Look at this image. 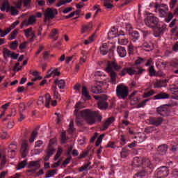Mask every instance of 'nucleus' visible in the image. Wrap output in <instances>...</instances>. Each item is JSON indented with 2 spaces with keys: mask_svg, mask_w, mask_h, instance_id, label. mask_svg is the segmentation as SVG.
Masks as SVG:
<instances>
[{
  "mask_svg": "<svg viewBox=\"0 0 178 178\" xmlns=\"http://www.w3.org/2000/svg\"><path fill=\"white\" fill-rule=\"evenodd\" d=\"M76 116L75 122L77 126L81 127L84 124L85 119L86 123L89 125L95 124V122H101L102 120V116L98 111H94L90 108H87L79 112L78 114H74Z\"/></svg>",
  "mask_w": 178,
  "mask_h": 178,
  "instance_id": "1",
  "label": "nucleus"
},
{
  "mask_svg": "<svg viewBox=\"0 0 178 178\" xmlns=\"http://www.w3.org/2000/svg\"><path fill=\"white\" fill-rule=\"evenodd\" d=\"M113 69H115V70H120L122 69V66L118 65V63L116 61H111V62H108L107 63V67L106 68V72L108 73L111 83H115L116 81V72L113 71Z\"/></svg>",
  "mask_w": 178,
  "mask_h": 178,
  "instance_id": "2",
  "label": "nucleus"
},
{
  "mask_svg": "<svg viewBox=\"0 0 178 178\" xmlns=\"http://www.w3.org/2000/svg\"><path fill=\"white\" fill-rule=\"evenodd\" d=\"M144 72H145V70L143 69L141 67H136L135 66H134L132 67H125L122 69L120 74V76L123 77V76H126V74H129V76H133L134 74L140 75L142 73H144Z\"/></svg>",
  "mask_w": 178,
  "mask_h": 178,
  "instance_id": "3",
  "label": "nucleus"
},
{
  "mask_svg": "<svg viewBox=\"0 0 178 178\" xmlns=\"http://www.w3.org/2000/svg\"><path fill=\"white\" fill-rule=\"evenodd\" d=\"M115 92L119 99H126L129 97V88L120 83L117 86Z\"/></svg>",
  "mask_w": 178,
  "mask_h": 178,
  "instance_id": "4",
  "label": "nucleus"
},
{
  "mask_svg": "<svg viewBox=\"0 0 178 178\" xmlns=\"http://www.w3.org/2000/svg\"><path fill=\"white\" fill-rule=\"evenodd\" d=\"M145 25L150 29H154L159 23V19L154 15L151 14L148 15L145 19Z\"/></svg>",
  "mask_w": 178,
  "mask_h": 178,
  "instance_id": "5",
  "label": "nucleus"
},
{
  "mask_svg": "<svg viewBox=\"0 0 178 178\" xmlns=\"http://www.w3.org/2000/svg\"><path fill=\"white\" fill-rule=\"evenodd\" d=\"M170 108H172L171 104H165L156 108L157 115L160 116H169L170 114Z\"/></svg>",
  "mask_w": 178,
  "mask_h": 178,
  "instance_id": "6",
  "label": "nucleus"
},
{
  "mask_svg": "<svg viewBox=\"0 0 178 178\" xmlns=\"http://www.w3.org/2000/svg\"><path fill=\"white\" fill-rule=\"evenodd\" d=\"M169 175V169L166 166H163L158 168L156 171V177L165 178L168 177Z\"/></svg>",
  "mask_w": 178,
  "mask_h": 178,
  "instance_id": "7",
  "label": "nucleus"
},
{
  "mask_svg": "<svg viewBox=\"0 0 178 178\" xmlns=\"http://www.w3.org/2000/svg\"><path fill=\"white\" fill-rule=\"evenodd\" d=\"M107 100L108 97L106 96V95H103L101 96V98L97 103L99 109L105 110L108 108L109 104H108V102H106Z\"/></svg>",
  "mask_w": 178,
  "mask_h": 178,
  "instance_id": "8",
  "label": "nucleus"
},
{
  "mask_svg": "<svg viewBox=\"0 0 178 178\" xmlns=\"http://www.w3.org/2000/svg\"><path fill=\"white\" fill-rule=\"evenodd\" d=\"M167 27H168V25H166L165 24H163L161 26V27H159V26L155 27L153 31V35L154 37H161V35H162L163 33H165V31L168 30Z\"/></svg>",
  "mask_w": 178,
  "mask_h": 178,
  "instance_id": "9",
  "label": "nucleus"
},
{
  "mask_svg": "<svg viewBox=\"0 0 178 178\" xmlns=\"http://www.w3.org/2000/svg\"><path fill=\"white\" fill-rule=\"evenodd\" d=\"M55 152H56V149H55L54 147L47 146V148L45 151L46 154L44 156V162H48V161H49V158H51L54 154H55Z\"/></svg>",
  "mask_w": 178,
  "mask_h": 178,
  "instance_id": "10",
  "label": "nucleus"
},
{
  "mask_svg": "<svg viewBox=\"0 0 178 178\" xmlns=\"http://www.w3.org/2000/svg\"><path fill=\"white\" fill-rule=\"evenodd\" d=\"M58 15V10L51 9V8H48L44 13V22L47 19H54L55 15Z\"/></svg>",
  "mask_w": 178,
  "mask_h": 178,
  "instance_id": "11",
  "label": "nucleus"
},
{
  "mask_svg": "<svg viewBox=\"0 0 178 178\" xmlns=\"http://www.w3.org/2000/svg\"><path fill=\"white\" fill-rule=\"evenodd\" d=\"M147 122H149V124H152L153 126H160V124H162V122H163V118L161 117H150Z\"/></svg>",
  "mask_w": 178,
  "mask_h": 178,
  "instance_id": "12",
  "label": "nucleus"
},
{
  "mask_svg": "<svg viewBox=\"0 0 178 178\" xmlns=\"http://www.w3.org/2000/svg\"><path fill=\"white\" fill-rule=\"evenodd\" d=\"M37 22L35 15H31L28 19H25L22 22V26L24 27H29V26H33Z\"/></svg>",
  "mask_w": 178,
  "mask_h": 178,
  "instance_id": "13",
  "label": "nucleus"
},
{
  "mask_svg": "<svg viewBox=\"0 0 178 178\" xmlns=\"http://www.w3.org/2000/svg\"><path fill=\"white\" fill-rule=\"evenodd\" d=\"M29 154V144L27 140H23L21 145V155L22 158H26Z\"/></svg>",
  "mask_w": 178,
  "mask_h": 178,
  "instance_id": "14",
  "label": "nucleus"
},
{
  "mask_svg": "<svg viewBox=\"0 0 178 178\" xmlns=\"http://www.w3.org/2000/svg\"><path fill=\"white\" fill-rule=\"evenodd\" d=\"M40 161H30L28 164V168L31 169V168H35L34 170H28V173H35V170L37 169L40 168Z\"/></svg>",
  "mask_w": 178,
  "mask_h": 178,
  "instance_id": "15",
  "label": "nucleus"
},
{
  "mask_svg": "<svg viewBox=\"0 0 178 178\" xmlns=\"http://www.w3.org/2000/svg\"><path fill=\"white\" fill-rule=\"evenodd\" d=\"M143 161H144V157H138V156L134 157L132 166H134V168H140V166H143Z\"/></svg>",
  "mask_w": 178,
  "mask_h": 178,
  "instance_id": "16",
  "label": "nucleus"
},
{
  "mask_svg": "<svg viewBox=\"0 0 178 178\" xmlns=\"http://www.w3.org/2000/svg\"><path fill=\"white\" fill-rule=\"evenodd\" d=\"M168 149L169 146L168 145L163 144L157 147V152L159 155H166V152H168Z\"/></svg>",
  "mask_w": 178,
  "mask_h": 178,
  "instance_id": "17",
  "label": "nucleus"
},
{
  "mask_svg": "<svg viewBox=\"0 0 178 178\" xmlns=\"http://www.w3.org/2000/svg\"><path fill=\"white\" fill-rule=\"evenodd\" d=\"M117 52L119 56H120V58H124V56L127 55V52L126 51V48L122 46H118L117 47Z\"/></svg>",
  "mask_w": 178,
  "mask_h": 178,
  "instance_id": "18",
  "label": "nucleus"
},
{
  "mask_svg": "<svg viewBox=\"0 0 178 178\" xmlns=\"http://www.w3.org/2000/svg\"><path fill=\"white\" fill-rule=\"evenodd\" d=\"M113 122H115V117H111L108 118L103 124L104 130H106V129H108V127H109V126H111V124H112Z\"/></svg>",
  "mask_w": 178,
  "mask_h": 178,
  "instance_id": "19",
  "label": "nucleus"
},
{
  "mask_svg": "<svg viewBox=\"0 0 178 178\" xmlns=\"http://www.w3.org/2000/svg\"><path fill=\"white\" fill-rule=\"evenodd\" d=\"M154 99H168L169 95L166 92H161L154 96Z\"/></svg>",
  "mask_w": 178,
  "mask_h": 178,
  "instance_id": "20",
  "label": "nucleus"
},
{
  "mask_svg": "<svg viewBox=\"0 0 178 178\" xmlns=\"http://www.w3.org/2000/svg\"><path fill=\"white\" fill-rule=\"evenodd\" d=\"M54 84H56V86H58V88H60V90H63V88H65L66 83H65V80L63 79H56L54 81Z\"/></svg>",
  "mask_w": 178,
  "mask_h": 178,
  "instance_id": "21",
  "label": "nucleus"
},
{
  "mask_svg": "<svg viewBox=\"0 0 178 178\" xmlns=\"http://www.w3.org/2000/svg\"><path fill=\"white\" fill-rule=\"evenodd\" d=\"M166 80H158L154 83L155 88H162V87H166Z\"/></svg>",
  "mask_w": 178,
  "mask_h": 178,
  "instance_id": "22",
  "label": "nucleus"
},
{
  "mask_svg": "<svg viewBox=\"0 0 178 178\" xmlns=\"http://www.w3.org/2000/svg\"><path fill=\"white\" fill-rule=\"evenodd\" d=\"M147 170L143 169L139 170L136 174L134 175L133 178H144L147 176Z\"/></svg>",
  "mask_w": 178,
  "mask_h": 178,
  "instance_id": "23",
  "label": "nucleus"
},
{
  "mask_svg": "<svg viewBox=\"0 0 178 178\" xmlns=\"http://www.w3.org/2000/svg\"><path fill=\"white\" fill-rule=\"evenodd\" d=\"M91 165V162L88 161L86 164H84L81 168H79V172H87V170H90L92 169V167H90Z\"/></svg>",
  "mask_w": 178,
  "mask_h": 178,
  "instance_id": "24",
  "label": "nucleus"
},
{
  "mask_svg": "<svg viewBox=\"0 0 178 178\" xmlns=\"http://www.w3.org/2000/svg\"><path fill=\"white\" fill-rule=\"evenodd\" d=\"M0 9L1 12H4V10L9 12V10H10V6H9V1H3Z\"/></svg>",
  "mask_w": 178,
  "mask_h": 178,
  "instance_id": "25",
  "label": "nucleus"
},
{
  "mask_svg": "<svg viewBox=\"0 0 178 178\" xmlns=\"http://www.w3.org/2000/svg\"><path fill=\"white\" fill-rule=\"evenodd\" d=\"M143 165L145 168H149V169H152V164L151 163V161L148 158L143 157Z\"/></svg>",
  "mask_w": 178,
  "mask_h": 178,
  "instance_id": "26",
  "label": "nucleus"
},
{
  "mask_svg": "<svg viewBox=\"0 0 178 178\" xmlns=\"http://www.w3.org/2000/svg\"><path fill=\"white\" fill-rule=\"evenodd\" d=\"M82 108H84V104H83L81 102H78L75 105V110L74 111V115L79 114V111H80V109H82Z\"/></svg>",
  "mask_w": 178,
  "mask_h": 178,
  "instance_id": "27",
  "label": "nucleus"
},
{
  "mask_svg": "<svg viewBox=\"0 0 178 178\" xmlns=\"http://www.w3.org/2000/svg\"><path fill=\"white\" fill-rule=\"evenodd\" d=\"M108 51H109L108 49V44H106V43H103L100 47V54L102 55H106V54H108Z\"/></svg>",
  "mask_w": 178,
  "mask_h": 178,
  "instance_id": "28",
  "label": "nucleus"
},
{
  "mask_svg": "<svg viewBox=\"0 0 178 178\" xmlns=\"http://www.w3.org/2000/svg\"><path fill=\"white\" fill-rule=\"evenodd\" d=\"M51 90L53 91L54 98H55V99H60V95L57 91L58 88L56 86H53Z\"/></svg>",
  "mask_w": 178,
  "mask_h": 178,
  "instance_id": "29",
  "label": "nucleus"
},
{
  "mask_svg": "<svg viewBox=\"0 0 178 178\" xmlns=\"http://www.w3.org/2000/svg\"><path fill=\"white\" fill-rule=\"evenodd\" d=\"M48 73L49 74L47 75V78L51 77V76H52V77H55V76H60V72L58 71L57 68L54 69L52 72H49Z\"/></svg>",
  "mask_w": 178,
  "mask_h": 178,
  "instance_id": "30",
  "label": "nucleus"
},
{
  "mask_svg": "<svg viewBox=\"0 0 178 178\" xmlns=\"http://www.w3.org/2000/svg\"><path fill=\"white\" fill-rule=\"evenodd\" d=\"M90 91L92 92V94H101V92H102L101 86H92Z\"/></svg>",
  "mask_w": 178,
  "mask_h": 178,
  "instance_id": "31",
  "label": "nucleus"
},
{
  "mask_svg": "<svg viewBox=\"0 0 178 178\" xmlns=\"http://www.w3.org/2000/svg\"><path fill=\"white\" fill-rule=\"evenodd\" d=\"M169 91L170 94H174L175 95H177L178 94V87L175 85H170L169 88Z\"/></svg>",
  "mask_w": 178,
  "mask_h": 178,
  "instance_id": "32",
  "label": "nucleus"
},
{
  "mask_svg": "<svg viewBox=\"0 0 178 178\" xmlns=\"http://www.w3.org/2000/svg\"><path fill=\"white\" fill-rule=\"evenodd\" d=\"M82 95L87 98V99H91V96L88 94V90H87V87L82 86Z\"/></svg>",
  "mask_w": 178,
  "mask_h": 178,
  "instance_id": "33",
  "label": "nucleus"
},
{
  "mask_svg": "<svg viewBox=\"0 0 178 178\" xmlns=\"http://www.w3.org/2000/svg\"><path fill=\"white\" fill-rule=\"evenodd\" d=\"M51 95L49 93H47L45 95V104L44 106L46 108H49V105H51Z\"/></svg>",
  "mask_w": 178,
  "mask_h": 178,
  "instance_id": "34",
  "label": "nucleus"
},
{
  "mask_svg": "<svg viewBox=\"0 0 178 178\" xmlns=\"http://www.w3.org/2000/svg\"><path fill=\"white\" fill-rule=\"evenodd\" d=\"M159 13L160 17H166L169 13V10H165L163 8H159Z\"/></svg>",
  "mask_w": 178,
  "mask_h": 178,
  "instance_id": "35",
  "label": "nucleus"
},
{
  "mask_svg": "<svg viewBox=\"0 0 178 178\" xmlns=\"http://www.w3.org/2000/svg\"><path fill=\"white\" fill-rule=\"evenodd\" d=\"M68 133L70 134H73L74 133V122L72 120L70 121L68 127Z\"/></svg>",
  "mask_w": 178,
  "mask_h": 178,
  "instance_id": "36",
  "label": "nucleus"
},
{
  "mask_svg": "<svg viewBox=\"0 0 178 178\" xmlns=\"http://www.w3.org/2000/svg\"><path fill=\"white\" fill-rule=\"evenodd\" d=\"M17 47H19V42L17 40L12 42L9 45V48L13 51H16V49H17Z\"/></svg>",
  "mask_w": 178,
  "mask_h": 178,
  "instance_id": "37",
  "label": "nucleus"
},
{
  "mask_svg": "<svg viewBox=\"0 0 178 178\" xmlns=\"http://www.w3.org/2000/svg\"><path fill=\"white\" fill-rule=\"evenodd\" d=\"M56 175V170H49L45 174L44 178L54 177Z\"/></svg>",
  "mask_w": 178,
  "mask_h": 178,
  "instance_id": "38",
  "label": "nucleus"
},
{
  "mask_svg": "<svg viewBox=\"0 0 178 178\" xmlns=\"http://www.w3.org/2000/svg\"><path fill=\"white\" fill-rule=\"evenodd\" d=\"M26 165H27V159L22 161L18 164V165L17 166V170H20V169L26 168Z\"/></svg>",
  "mask_w": 178,
  "mask_h": 178,
  "instance_id": "39",
  "label": "nucleus"
},
{
  "mask_svg": "<svg viewBox=\"0 0 178 178\" xmlns=\"http://www.w3.org/2000/svg\"><path fill=\"white\" fill-rule=\"evenodd\" d=\"M38 136V132L37 130H34L31 136V138H29V143H34V140H35V137Z\"/></svg>",
  "mask_w": 178,
  "mask_h": 178,
  "instance_id": "40",
  "label": "nucleus"
},
{
  "mask_svg": "<svg viewBox=\"0 0 178 178\" xmlns=\"http://www.w3.org/2000/svg\"><path fill=\"white\" fill-rule=\"evenodd\" d=\"M156 130V128L155 127H147L145 129V133L147 134H151V133H153V131H155Z\"/></svg>",
  "mask_w": 178,
  "mask_h": 178,
  "instance_id": "41",
  "label": "nucleus"
},
{
  "mask_svg": "<svg viewBox=\"0 0 178 178\" xmlns=\"http://www.w3.org/2000/svg\"><path fill=\"white\" fill-rule=\"evenodd\" d=\"M149 101V99H146L143 101H142L140 103H138L137 104V106H136V108H144L145 106V105H147V102H148Z\"/></svg>",
  "mask_w": 178,
  "mask_h": 178,
  "instance_id": "42",
  "label": "nucleus"
},
{
  "mask_svg": "<svg viewBox=\"0 0 178 178\" xmlns=\"http://www.w3.org/2000/svg\"><path fill=\"white\" fill-rule=\"evenodd\" d=\"M74 15H76L77 16H79V15H80V10H77L76 11H74L72 13H71L70 14H69L68 15L64 16L65 19H70V17H73V16H74Z\"/></svg>",
  "mask_w": 178,
  "mask_h": 178,
  "instance_id": "43",
  "label": "nucleus"
},
{
  "mask_svg": "<svg viewBox=\"0 0 178 178\" xmlns=\"http://www.w3.org/2000/svg\"><path fill=\"white\" fill-rule=\"evenodd\" d=\"M12 51L8 49H5L3 51V56L5 58V59H6V58H9L10 56H12Z\"/></svg>",
  "mask_w": 178,
  "mask_h": 178,
  "instance_id": "44",
  "label": "nucleus"
},
{
  "mask_svg": "<svg viewBox=\"0 0 178 178\" xmlns=\"http://www.w3.org/2000/svg\"><path fill=\"white\" fill-rule=\"evenodd\" d=\"M24 33L26 38H30V35L31 34V33H33V27H30L27 29H25L24 31Z\"/></svg>",
  "mask_w": 178,
  "mask_h": 178,
  "instance_id": "45",
  "label": "nucleus"
},
{
  "mask_svg": "<svg viewBox=\"0 0 178 178\" xmlns=\"http://www.w3.org/2000/svg\"><path fill=\"white\" fill-rule=\"evenodd\" d=\"M10 10L11 11L12 16H17L19 15V10L15 6L10 7Z\"/></svg>",
  "mask_w": 178,
  "mask_h": 178,
  "instance_id": "46",
  "label": "nucleus"
},
{
  "mask_svg": "<svg viewBox=\"0 0 178 178\" xmlns=\"http://www.w3.org/2000/svg\"><path fill=\"white\" fill-rule=\"evenodd\" d=\"M121 158H127V155H129V149L126 148H122L120 152Z\"/></svg>",
  "mask_w": 178,
  "mask_h": 178,
  "instance_id": "47",
  "label": "nucleus"
},
{
  "mask_svg": "<svg viewBox=\"0 0 178 178\" xmlns=\"http://www.w3.org/2000/svg\"><path fill=\"white\" fill-rule=\"evenodd\" d=\"M149 74L152 77L155 76L156 74V71H155V68L154 67V65H151L148 69Z\"/></svg>",
  "mask_w": 178,
  "mask_h": 178,
  "instance_id": "48",
  "label": "nucleus"
},
{
  "mask_svg": "<svg viewBox=\"0 0 178 178\" xmlns=\"http://www.w3.org/2000/svg\"><path fill=\"white\" fill-rule=\"evenodd\" d=\"M62 152H63L62 147H58V151L54 156V161H58V159H59V156L62 155Z\"/></svg>",
  "mask_w": 178,
  "mask_h": 178,
  "instance_id": "49",
  "label": "nucleus"
},
{
  "mask_svg": "<svg viewBox=\"0 0 178 178\" xmlns=\"http://www.w3.org/2000/svg\"><path fill=\"white\" fill-rule=\"evenodd\" d=\"M17 33H19L18 29H15L10 34V37L8 38V40H15L16 38V36L17 35Z\"/></svg>",
  "mask_w": 178,
  "mask_h": 178,
  "instance_id": "50",
  "label": "nucleus"
},
{
  "mask_svg": "<svg viewBox=\"0 0 178 178\" xmlns=\"http://www.w3.org/2000/svg\"><path fill=\"white\" fill-rule=\"evenodd\" d=\"M131 37L132 38H134V41L136 42L137 41V40H138V38H140V33H138L137 31H134L131 33Z\"/></svg>",
  "mask_w": 178,
  "mask_h": 178,
  "instance_id": "51",
  "label": "nucleus"
},
{
  "mask_svg": "<svg viewBox=\"0 0 178 178\" xmlns=\"http://www.w3.org/2000/svg\"><path fill=\"white\" fill-rule=\"evenodd\" d=\"M95 37V34L92 35L90 37H89L88 40H86L83 42V44H85V45H88L89 44H91V42L94 41Z\"/></svg>",
  "mask_w": 178,
  "mask_h": 178,
  "instance_id": "52",
  "label": "nucleus"
},
{
  "mask_svg": "<svg viewBox=\"0 0 178 178\" xmlns=\"http://www.w3.org/2000/svg\"><path fill=\"white\" fill-rule=\"evenodd\" d=\"M104 137H105V134H101V135L98 137V138H97V141H96V144H95L96 147H98V146L101 144V143H102V139H103Z\"/></svg>",
  "mask_w": 178,
  "mask_h": 178,
  "instance_id": "53",
  "label": "nucleus"
},
{
  "mask_svg": "<svg viewBox=\"0 0 178 178\" xmlns=\"http://www.w3.org/2000/svg\"><path fill=\"white\" fill-rule=\"evenodd\" d=\"M173 19V13L168 12L167 17L165 19V23H170V22Z\"/></svg>",
  "mask_w": 178,
  "mask_h": 178,
  "instance_id": "54",
  "label": "nucleus"
},
{
  "mask_svg": "<svg viewBox=\"0 0 178 178\" xmlns=\"http://www.w3.org/2000/svg\"><path fill=\"white\" fill-rule=\"evenodd\" d=\"M67 140V136H66V132L61 133V143L65 144Z\"/></svg>",
  "mask_w": 178,
  "mask_h": 178,
  "instance_id": "55",
  "label": "nucleus"
},
{
  "mask_svg": "<svg viewBox=\"0 0 178 178\" xmlns=\"http://www.w3.org/2000/svg\"><path fill=\"white\" fill-rule=\"evenodd\" d=\"M106 148H112L113 149H115V148H116V143L113 141H110L108 143Z\"/></svg>",
  "mask_w": 178,
  "mask_h": 178,
  "instance_id": "56",
  "label": "nucleus"
},
{
  "mask_svg": "<svg viewBox=\"0 0 178 178\" xmlns=\"http://www.w3.org/2000/svg\"><path fill=\"white\" fill-rule=\"evenodd\" d=\"M128 54L129 55L134 54V46L131 44L128 46Z\"/></svg>",
  "mask_w": 178,
  "mask_h": 178,
  "instance_id": "57",
  "label": "nucleus"
},
{
  "mask_svg": "<svg viewBox=\"0 0 178 178\" xmlns=\"http://www.w3.org/2000/svg\"><path fill=\"white\" fill-rule=\"evenodd\" d=\"M154 94H155V92L154 90H150L143 94V98H148V97H152Z\"/></svg>",
  "mask_w": 178,
  "mask_h": 178,
  "instance_id": "58",
  "label": "nucleus"
},
{
  "mask_svg": "<svg viewBox=\"0 0 178 178\" xmlns=\"http://www.w3.org/2000/svg\"><path fill=\"white\" fill-rule=\"evenodd\" d=\"M178 149V140L175 143V145H172V147L170 148V151L172 152H176Z\"/></svg>",
  "mask_w": 178,
  "mask_h": 178,
  "instance_id": "59",
  "label": "nucleus"
},
{
  "mask_svg": "<svg viewBox=\"0 0 178 178\" xmlns=\"http://www.w3.org/2000/svg\"><path fill=\"white\" fill-rule=\"evenodd\" d=\"M19 112H24V111H26V105L24 104V102H22L19 104Z\"/></svg>",
  "mask_w": 178,
  "mask_h": 178,
  "instance_id": "60",
  "label": "nucleus"
},
{
  "mask_svg": "<svg viewBox=\"0 0 178 178\" xmlns=\"http://www.w3.org/2000/svg\"><path fill=\"white\" fill-rule=\"evenodd\" d=\"M143 48H145L147 51H149V49H151V43L144 42L143 44Z\"/></svg>",
  "mask_w": 178,
  "mask_h": 178,
  "instance_id": "61",
  "label": "nucleus"
},
{
  "mask_svg": "<svg viewBox=\"0 0 178 178\" xmlns=\"http://www.w3.org/2000/svg\"><path fill=\"white\" fill-rule=\"evenodd\" d=\"M141 63H144V58H139L135 61L134 66L141 65Z\"/></svg>",
  "mask_w": 178,
  "mask_h": 178,
  "instance_id": "62",
  "label": "nucleus"
},
{
  "mask_svg": "<svg viewBox=\"0 0 178 178\" xmlns=\"http://www.w3.org/2000/svg\"><path fill=\"white\" fill-rule=\"evenodd\" d=\"M120 144H121L122 147H123V145H124V144H126V138L124 136V135L121 136Z\"/></svg>",
  "mask_w": 178,
  "mask_h": 178,
  "instance_id": "63",
  "label": "nucleus"
},
{
  "mask_svg": "<svg viewBox=\"0 0 178 178\" xmlns=\"http://www.w3.org/2000/svg\"><path fill=\"white\" fill-rule=\"evenodd\" d=\"M172 51H174V52H178V41L173 45Z\"/></svg>",
  "mask_w": 178,
  "mask_h": 178,
  "instance_id": "64",
  "label": "nucleus"
}]
</instances>
